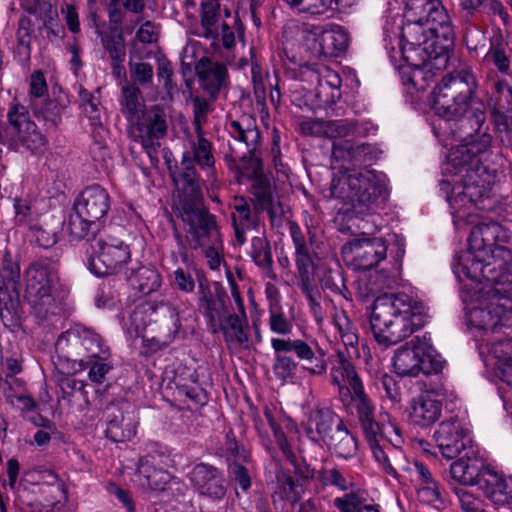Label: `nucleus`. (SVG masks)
Masks as SVG:
<instances>
[{
  "label": "nucleus",
  "mask_w": 512,
  "mask_h": 512,
  "mask_svg": "<svg viewBox=\"0 0 512 512\" xmlns=\"http://www.w3.org/2000/svg\"><path fill=\"white\" fill-rule=\"evenodd\" d=\"M41 421V423L34 421L36 426H43L45 428V430H38L34 434L33 443L39 447L48 445L51 440V435L55 432L54 425L50 421H43V419H41Z\"/></svg>",
  "instance_id": "nucleus-60"
},
{
  "label": "nucleus",
  "mask_w": 512,
  "mask_h": 512,
  "mask_svg": "<svg viewBox=\"0 0 512 512\" xmlns=\"http://www.w3.org/2000/svg\"><path fill=\"white\" fill-rule=\"evenodd\" d=\"M388 193V179L385 174L374 170H339L334 174L330 185V196L339 200L338 208L348 221H358L356 226L362 234L378 230L372 215L378 197Z\"/></svg>",
  "instance_id": "nucleus-3"
},
{
  "label": "nucleus",
  "mask_w": 512,
  "mask_h": 512,
  "mask_svg": "<svg viewBox=\"0 0 512 512\" xmlns=\"http://www.w3.org/2000/svg\"><path fill=\"white\" fill-rule=\"evenodd\" d=\"M444 364L428 336L413 338L398 348L392 359L393 370L401 377L436 374L442 371Z\"/></svg>",
  "instance_id": "nucleus-8"
},
{
  "label": "nucleus",
  "mask_w": 512,
  "mask_h": 512,
  "mask_svg": "<svg viewBox=\"0 0 512 512\" xmlns=\"http://www.w3.org/2000/svg\"><path fill=\"white\" fill-rule=\"evenodd\" d=\"M105 49L109 52L112 62H123L125 59L124 39L121 34L106 36L102 39Z\"/></svg>",
  "instance_id": "nucleus-48"
},
{
  "label": "nucleus",
  "mask_w": 512,
  "mask_h": 512,
  "mask_svg": "<svg viewBox=\"0 0 512 512\" xmlns=\"http://www.w3.org/2000/svg\"><path fill=\"white\" fill-rule=\"evenodd\" d=\"M434 135L444 148L451 146L441 164L440 191L445 194L456 229L470 225L468 247L452 263L462 283L465 320L480 357L495 377L512 386V339L503 338V328L512 325V252L504 246L508 230L487 221L476 210H490L489 192L495 175L481 165L479 155L491 144L481 132L485 116H438Z\"/></svg>",
  "instance_id": "nucleus-1"
},
{
  "label": "nucleus",
  "mask_w": 512,
  "mask_h": 512,
  "mask_svg": "<svg viewBox=\"0 0 512 512\" xmlns=\"http://www.w3.org/2000/svg\"><path fill=\"white\" fill-rule=\"evenodd\" d=\"M64 344L81 345L87 352L86 359L95 358L109 352L101 336L83 325H75L62 333L56 345L63 348Z\"/></svg>",
  "instance_id": "nucleus-23"
},
{
  "label": "nucleus",
  "mask_w": 512,
  "mask_h": 512,
  "mask_svg": "<svg viewBox=\"0 0 512 512\" xmlns=\"http://www.w3.org/2000/svg\"><path fill=\"white\" fill-rule=\"evenodd\" d=\"M181 218L188 225V232L199 241V245L204 246L206 238L211 240L213 245L207 247L204 254L209 267L212 270L218 269L222 263L219 252L221 242L214 217L201 208H184Z\"/></svg>",
  "instance_id": "nucleus-13"
},
{
  "label": "nucleus",
  "mask_w": 512,
  "mask_h": 512,
  "mask_svg": "<svg viewBox=\"0 0 512 512\" xmlns=\"http://www.w3.org/2000/svg\"><path fill=\"white\" fill-rule=\"evenodd\" d=\"M357 451V443L355 438L345 430V436L341 437L339 442L335 445V452L339 457L348 459L352 457Z\"/></svg>",
  "instance_id": "nucleus-54"
},
{
  "label": "nucleus",
  "mask_w": 512,
  "mask_h": 512,
  "mask_svg": "<svg viewBox=\"0 0 512 512\" xmlns=\"http://www.w3.org/2000/svg\"><path fill=\"white\" fill-rule=\"evenodd\" d=\"M296 265L301 279L300 287L308 300L315 304L313 280V262L309 255L308 248L296 250Z\"/></svg>",
  "instance_id": "nucleus-36"
},
{
  "label": "nucleus",
  "mask_w": 512,
  "mask_h": 512,
  "mask_svg": "<svg viewBox=\"0 0 512 512\" xmlns=\"http://www.w3.org/2000/svg\"><path fill=\"white\" fill-rule=\"evenodd\" d=\"M304 39L315 53L337 57L348 46V34L338 25L311 26L305 29Z\"/></svg>",
  "instance_id": "nucleus-18"
},
{
  "label": "nucleus",
  "mask_w": 512,
  "mask_h": 512,
  "mask_svg": "<svg viewBox=\"0 0 512 512\" xmlns=\"http://www.w3.org/2000/svg\"><path fill=\"white\" fill-rule=\"evenodd\" d=\"M470 434V424L466 419L451 417L438 425L433 437L442 456L453 459L470 448Z\"/></svg>",
  "instance_id": "nucleus-17"
},
{
  "label": "nucleus",
  "mask_w": 512,
  "mask_h": 512,
  "mask_svg": "<svg viewBox=\"0 0 512 512\" xmlns=\"http://www.w3.org/2000/svg\"><path fill=\"white\" fill-rule=\"evenodd\" d=\"M173 275L174 283L179 290L186 293L194 291L195 281L190 272L185 271L183 268H177Z\"/></svg>",
  "instance_id": "nucleus-58"
},
{
  "label": "nucleus",
  "mask_w": 512,
  "mask_h": 512,
  "mask_svg": "<svg viewBox=\"0 0 512 512\" xmlns=\"http://www.w3.org/2000/svg\"><path fill=\"white\" fill-rule=\"evenodd\" d=\"M299 129L304 135L325 136L331 139L345 138L351 127L346 120L319 121L305 120L300 122Z\"/></svg>",
  "instance_id": "nucleus-30"
},
{
  "label": "nucleus",
  "mask_w": 512,
  "mask_h": 512,
  "mask_svg": "<svg viewBox=\"0 0 512 512\" xmlns=\"http://www.w3.org/2000/svg\"><path fill=\"white\" fill-rule=\"evenodd\" d=\"M453 493L456 495L460 508L463 512H475L483 507V501L466 487H452Z\"/></svg>",
  "instance_id": "nucleus-45"
},
{
  "label": "nucleus",
  "mask_w": 512,
  "mask_h": 512,
  "mask_svg": "<svg viewBox=\"0 0 512 512\" xmlns=\"http://www.w3.org/2000/svg\"><path fill=\"white\" fill-rule=\"evenodd\" d=\"M483 456L472 447L466 450L464 456L457 458L449 467L450 487H473L478 485L482 472L486 469Z\"/></svg>",
  "instance_id": "nucleus-19"
},
{
  "label": "nucleus",
  "mask_w": 512,
  "mask_h": 512,
  "mask_svg": "<svg viewBox=\"0 0 512 512\" xmlns=\"http://www.w3.org/2000/svg\"><path fill=\"white\" fill-rule=\"evenodd\" d=\"M300 79L302 81H316L320 88L319 94L325 88L331 90L330 98L332 101L340 98V87L342 79L338 72L324 64H315L314 66H302L300 68Z\"/></svg>",
  "instance_id": "nucleus-25"
},
{
  "label": "nucleus",
  "mask_w": 512,
  "mask_h": 512,
  "mask_svg": "<svg viewBox=\"0 0 512 512\" xmlns=\"http://www.w3.org/2000/svg\"><path fill=\"white\" fill-rule=\"evenodd\" d=\"M79 370L88 368V378L95 384H102L106 375L113 369V364L110 360V353H105L95 358H87L86 360H80Z\"/></svg>",
  "instance_id": "nucleus-37"
},
{
  "label": "nucleus",
  "mask_w": 512,
  "mask_h": 512,
  "mask_svg": "<svg viewBox=\"0 0 512 512\" xmlns=\"http://www.w3.org/2000/svg\"><path fill=\"white\" fill-rule=\"evenodd\" d=\"M333 142L332 158L335 162L366 163L376 159V149L370 144H356L351 139L338 138Z\"/></svg>",
  "instance_id": "nucleus-28"
},
{
  "label": "nucleus",
  "mask_w": 512,
  "mask_h": 512,
  "mask_svg": "<svg viewBox=\"0 0 512 512\" xmlns=\"http://www.w3.org/2000/svg\"><path fill=\"white\" fill-rule=\"evenodd\" d=\"M33 31L32 22L27 17L19 20L18 30L16 33L18 41V53L28 58L30 55L31 33Z\"/></svg>",
  "instance_id": "nucleus-46"
},
{
  "label": "nucleus",
  "mask_w": 512,
  "mask_h": 512,
  "mask_svg": "<svg viewBox=\"0 0 512 512\" xmlns=\"http://www.w3.org/2000/svg\"><path fill=\"white\" fill-rule=\"evenodd\" d=\"M122 96L121 105L124 115L130 121L138 120L140 112L142 111V104L139 97L140 90L133 85H125L122 88Z\"/></svg>",
  "instance_id": "nucleus-39"
},
{
  "label": "nucleus",
  "mask_w": 512,
  "mask_h": 512,
  "mask_svg": "<svg viewBox=\"0 0 512 512\" xmlns=\"http://www.w3.org/2000/svg\"><path fill=\"white\" fill-rule=\"evenodd\" d=\"M378 386L384 390L383 397L389 399L393 404L400 402L399 388L391 376L383 374L379 380Z\"/></svg>",
  "instance_id": "nucleus-55"
},
{
  "label": "nucleus",
  "mask_w": 512,
  "mask_h": 512,
  "mask_svg": "<svg viewBox=\"0 0 512 512\" xmlns=\"http://www.w3.org/2000/svg\"><path fill=\"white\" fill-rule=\"evenodd\" d=\"M227 129L234 139L246 144L255 139L258 135L255 129L250 127L244 128L242 123L236 120L231 121Z\"/></svg>",
  "instance_id": "nucleus-53"
},
{
  "label": "nucleus",
  "mask_w": 512,
  "mask_h": 512,
  "mask_svg": "<svg viewBox=\"0 0 512 512\" xmlns=\"http://www.w3.org/2000/svg\"><path fill=\"white\" fill-rule=\"evenodd\" d=\"M253 166V173L251 176L255 178L253 186V194L255 197V208L257 210L267 211L272 224L278 225L282 221L284 209L279 201L274 197V191L268 180L262 179L261 163L259 160L254 159L251 161Z\"/></svg>",
  "instance_id": "nucleus-22"
},
{
  "label": "nucleus",
  "mask_w": 512,
  "mask_h": 512,
  "mask_svg": "<svg viewBox=\"0 0 512 512\" xmlns=\"http://www.w3.org/2000/svg\"><path fill=\"white\" fill-rule=\"evenodd\" d=\"M189 477L201 494L213 498H220L224 495L222 478L214 467L199 463L192 468Z\"/></svg>",
  "instance_id": "nucleus-29"
},
{
  "label": "nucleus",
  "mask_w": 512,
  "mask_h": 512,
  "mask_svg": "<svg viewBox=\"0 0 512 512\" xmlns=\"http://www.w3.org/2000/svg\"><path fill=\"white\" fill-rule=\"evenodd\" d=\"M294 11L311 16L333 17L354 5L355 0H284Z\"/></svg>",
  "instance_id": "nucleus-26"
},
{
  "label": "nucleus",
  "mask_w": 512,
  "mask_h": 512,
  "mask_svg": "<svg viewBox=\"0 0 512 512\" xmlns=\"http://www.w3.org/2000/svg\"><path fill=\"white\" fill-rule=\"evenodd\" d=\"M20 267L17 263L5 262L0 272V291L18 293Z\"/></svg>",
  "instance_id": "nucleus-44"
},
{
  "label": "nucleus",
  "mask_w": 512,
  "mask_h": 512,
  "mask_svg": "<svg viewBox=\"0 0 512 512\" xmlns=\"http://www.w3.org/2000/svg\"><path fill=\"white\" fill-rule=\"evenodd\" d=\"M132 284L137 285L143 294H150L156 291L161 285V276L153 268L141 267L132 279Z\"/></svg>",
  "instance_id": "nucleus-40"
},
{
  "label": "nucleus",
  "mask_w": 512,
  "mask_h": 512,
  "mask_svg": "<svg viewBox=\"0 0 512 512\" xmlns=\"http://www.w3.org/2000/svg\"><path fill=\"white\" fill-rule=\"evenodd\" d=\"M477 488L495 506L512 504V478L492 464H487Z\"/></svg>",
  "instance_id": "nucleus-20"
},
{
  "label": "nucleus",
  "mask_w": 512,
  "mask_h": 512,
  "mask_svg": "<svg viewBox=\"0 0 512 512\" xmlns=\"http://www.w3.org/2000/svg\"><path fill=\"white\" fill-rule=\"evenodd\" d=\"M141 143L152 163L158 161L157 151L160 147V139L166 132V121L158 112L148 113L139 123Z\"/></svg>",
  "instance_id": "nucleus-24"
},
{
  "label": "nucleus",
  "mask_w": 512,
  "mask_h": 512,
  "mask_svg": "<svg viewBox=\"0 0 512 512\" xmlns=\"http://www.w3.org/2000/svg\"><path fill=\"white\" fill-rule=\"evenodd\" d=\"M201 293L200 305L212 333L221 332L229 349H237L247 344L248 319L240 293L233 289L231 294L236 306V312L227 314L223 295L207 293L199 279Z\"/></svg>",
  "instance_id": "nucleus-7"
},
{
  "label": "nucleus",
  "mask_w": 512,
  "mask_h": 512,
  "mask_svg": "<svg viewBox=\"0 0 512 512\" xmlns=\"http://www.w3.org/2000/svg\"><path fill=\"white\" fill-rule=\"evenodd\" d=\"M197 73L203 86L211 94L217 92L224 85L227 76V70L223 64L210 61L206 63L201 61L197 66Z\"/></svg>",
  "instance_id": "nucleus-33"
},
{
  "label": "nucleus",
  "mask_w": 512,
  "mask_h": 512,
  "mask_svg": "<svg viewBox=\"0 0 512 512\" xmlns=\"http://www.w3.org/2000/svg\"><path fill=\"white\" fill-rule=\"evenodd\" d=\"M294 352L301 360L312 361L315 359V364L309 368H305L312 375H323L327 370V364L323 357L316 358L314 351L305 341L296 339Z\"/></svg>",
  "instance_id": "nucleus-41"
},
{
  "label": "nucleus",
  "mask_w": 512,
  "mask_h": 512,
  "mask_svg": "<svg viewBox=\"0 0 512 512\" xmlns=\"http://www.w3.org/2000/svg\"><path fill=\"white\" fill-rule=\"evenodd\" d=\"M297 368L296 362L288 356H278L274 364L275 375L282 379L287 380L293 377Z\"/></svg>",
  "instance_id": "nucleus-51"
},
{
  "label": "nucleus",
  "mask_w": 512,
  "mask_h": 512,
  "mask_svg": "<svg viewBox=\"0 0 512 512\" xmlns=\"http://www.w3.org/2000/svg\"><path fill=\"white\" fill-rule=\"evenodd\" d=\"M108 491L118 499L123 507L126 508L127 512H135L134 502L127 491L123 490L116 484H110L108 486Z\"/></svg>",
  "instance_id": "nucleus-64"
},
{
  "label": "nucleus",
  "mask_w": 512,
  "mask_h": 512,
  "mask_svg": "<svg viewBox=\"0 0 512 512\" xmlns=\"http://www.w3.org/2000/svg\"><path fill=\"white\" fill-rule=\"evenodd\" d=\"M334 327L349 356L358 355V333L355 325L344 312L334 314Z\"/></svg>",
  "instance_id": "nucleus-35"
},
{
  "label": "nucleus",
  "mask_w": 512,
  "mask_h": 512,
  "mask_svg": "<svg viewBox=\"0 0 512 512\" xmlns=\"http://www.w3.org/2000/svg\"><path fill=\"white\" fill-rule=\"evenodd\" d=\"M437 49L435 40L424 39L419 46H409L398 42L395 44V50L387 49L389 57L395 63L403 86L412 96L416 92L424 91L436 72L442 71L447 67L449 60V51L444 53L445 64L439 66L438 56L433 51Z\"/></svg>",
  "instance_id": "nucleus-5"
},
{
  "label": "nucleus",
  "mask_w": 512,
  "mask_h": 512,
  "mask_svg": "<svg viewBox=\"0 0 512 512\" xmlns=\"http://www.w3.org/2000/svg\"><path fill=\"white\" fill-rule=\"evenodd\" d=\"M367 501V493L359 488H352L350 492L333 500V504L340 512H360Z\"/></svg>",
  "instance_id": "nucleus-38"
},
{
  "label": "nucleus",
  "mask_w": 512,
  "mask_h": 512,
  "mask_svg": "<svg viewBox=\"0 0 512 512\" xmlns=\"http://www.w3.org/2000/svg\"><path fill=\"white\" fill-rule=\"evenodd\" d=\"M426 320L424 304L406 292L378 296L369 314L373 337L384 348L409 337L421 329Z\"/></svg>",
  "instance_id": "nucleus-4"
},
{
  "label": "nucleus",
  "mask_w": 512,
  "mask_h": 512,
  "mask_svg": "<svg viewBox=\"0 0 512 512\" xmlns=\"http://www.w3.org/2000/svg\"><path fill=\"white\" fill-rule=\"evenodd\" d=\"M61 14L68 29L74 34L79 33L80 22L77 8L73 4L66 3L61 7Z\"/></svg>",
  "instance_id": "nucleus-57"
},
{
  "label": "nucleus",
  "mask_w": 512,
  "mask_h": 512,
  "mask_svg": "<svg viewBox=\"0 0 512 512\" xmlns=\"http://www.w3.org/2000/svg\"><path fill=\"white\" fill-rule=\"evenodd\" d=\"M269 327L276 334L286 335L292 331L293 325L280 310L271 309Z\"/></svg>",
  "instance_id": "nucleus-49"
},
{
  "label": "nucleus",
  "mask_w": 512,
  "mask_h": 512,
  "mask_svg": "<svg viewBox=\"0 0 512 512\" xmlns=\"http://www.w3.org/2000/svg\"><path fill=\"white\" fill-rule=\"evenodd\" d=\"M8 144L15 151L42 152L47 144L46 137L31 120L26 107L12 104L8 114Z\"/></svg>",
  "instance_id": "nucleus-12"
},
{
  "label": "nucleus",
  "mask_w": 512,
  "mask_h": 512,
  "mask_svg": "<svg viewBox=\"0 0 512 512\" xmlns=\"http://www.w3.org/2000/svg\"><path fill=\"white\" fill-rule=\"evenodd\" d=\"M59 385L64 393L80 391L83 394L85 401L88 402V395L85 391V381L78 380L72 376H65L59 381Z\"/></svg>",
  "instance_id": "nucleus-59"
},
{
  "label": "nucleus",
  "mask_w": 512,
  "mask_h": 512,
  "mask_svg": "<svg viewBox=\"0 0 512 512\" xmlns=\"http://www.w3.org/2000/svg\"><path fill=\"white\" fill-rule=\"evenodd\" d=\"M137 431V424L132 420H124L119 423L117 420H111L108 423L106 433L115 442H123L131 440Z\"/></svg>",
  "instance_id": "nucleus-42"
},
{
  "label": "nucleus",
  "mask_w": 512,
  "mask_h": 512,
  "mask_svg": "<svg viewBox=\"0 0 512 512\" xmlns=\"http://www.w3.org/2000/svg\"><path fill=\"white\" fill-rule=\"evenodd\" d=\"M194 107V121L198 134H200L201 126L206 121V116L209 112V104L207 101L196 98L193 100Z\"/></svg>",
  "instance_id": "nucleus-61"
},
{
  "label": "nucleus",
  "mask_w": 512,
  "mask_h": 512,
  "mask_svg": "<svg viewBox=\"0 0 512 512\" xmlns=\"http://www.w3.org/2000/svg\"><path fill=\"white\" fill-rule=\"evenodd\" d=\"M443 396L436 390H425L411 399L407 407L411 423L420 427H429L441 416Z\"/></svg>",
  "instance_id": "nucleus-21"
},
{
  "label": "nucleus",
  "mask_w": 512,
  "mask_h": 512,
  "mask_svg": "<svg viewBox=\"0 0 512 512\" xmlns=\"http://www.w3.org/2000/svg\"><path fill=\"white\" fill-rule=\"evenodd\" d=\"M137 39L142 43H153L158 37V28L150 21L143 23L136 33Z\"/></svg>",
  "instance_id": "nucleus-63"
},
{
  "label": "nucleus",
  "mask_w": 512,
  "mask_h": 512,
  "mask_svg": "<svg viewBox=\"0 0 512 512\" xmlns=\"http://www.w3.org/2000/svg\"><path fill=\"white\" fill-rule=\"evenodd\" d=\"M400 272V265L396 264L389 271V273L380 272L374 282L372 283V290H383L392 288L397 283V278Z\"/></svg>",
  "instance_id": "nucleus-52"
},
{
  "label": "nucleus",
  "mask_w": 512,
  "mask_h": 512,
  "mask_svg": "<svg viewBox=\"0 0 512 512\" xmlns=\"http://www.w3.org/2000/svg\"><path fill=\"white\" fill-rule=\"evenodd\" d=\"M201 25L203 36L216 40L221 34L223 46L230 49L235 44V29H239L236 17H231L228 8H220L218 0H207L202 3Z\"/></svg>",
  "instance_id": "nucleus-14"
},
{
  "label": "nucleus",
  "mask_w": 512,
  "mask_h": 512,
  "mask_svg": "<svg viewBox=\"0 0 512 512\" xmlns=\"http://www.w3.org/2000/svg\"><path fill=\"white\" fill-rule=\"evenodd\" d=\"M130 72L134 80L142 85L148 84L152 81L153 68L148 63L139 62L131 64Z\"/></svg>",
  "instance_id": "nucleus-56"
},
{
  "label": "nucleus",
  "mask_w": 512,
  "mask_h": 512,
  "mask_svg": "<svg viewBox=\"0 0 512 512\" xmlns=\"http://www.w3.org/2000/svg\"><path fill=\"white\" fill-rule=\"evenodd\" d=\"M346 121L349 123L351 127V130L349 131L346 137L350 135L365 137L371 134H375L377 131V127L371 121L368 120H364L357 123H353L348 120Z\"/></svg>",
  "instance_id": "nucleus-62"
},
{
  "label": "nucleus",
  "mask_w": 512,
  "mask_h": 512,
  "mask_svg": "<svg viewBox=\"0 0 512 512\" xmlns=\"http://www.w3.org/2000/svg\"><path fill=\"white\" fill-rule=\"evenodd\" d=\"M25 299L38 318L54 314L58 308L55 297L57 277L44 265L31 264L24 275Z\"/></svg>",
  "instance_id": "nucleus-11"
},
{
  "label": "nucleus",
  "mask_w": 512,
  "mask_h": 512,
  "mask_svg": "<svg viewBox=\"0 0 512 512\" xmlns=\"http://www.w3.org/2000/svg\"><path fill=\"white\" fill-rule=\"evenodd\" d=\"M344 262L353 269L369 270L387 257V244L380 237H358L342 247Z\"/></svg>",
  "instance_id": "nucleus-15"
},
{
  "label": "nucleus",
  "mask_w": 512,
  "mask_h": 512,
  "mask_svg": "<svg viewBox=\"0 0 512 512\" xmlns=\"http://www.w3.org/2000/svg\"><path fill=\"white\" fill-rule=\"evenodd\" d=\"M154 312L152 306L146 302L130 307L121 316V325L128 340L143 337V333L151 322L150 316Z\"/></svg>",
  "instance_id": "nucleus-27"
},
{
  "label": "nucleus",
  "mask_w": 512,
  "mask_h": 512,
  "mask_svg": "<svg viewBox=\"0 0 512 512\" xmlns=\"http://www.w3.org/2000/svg\"><path fill=\"white\" fill-rule=\"evenodd\" d=\"M404 7H390L383 27L386 49L395 50L399 41L419 46L424 39L435 40L439 66L445 64V51L452 49L455 33L449 15L439 0H402Z\"/></svg>",
  "instance_id": "nucleus-2"
},
{
  "label": "nucleus",
  "mask_w": 512,
  "mask_h": 512,
  "mask_svg": "<svg viewBox=\"0 0 512 512\" xmlns=\"http://www.w3.org/2000/svg\"><path fill=\"white\" fill-rule=\"evenodd\" d=\"M79 97L82 111L89 119L90 125L94 128L101 127V113L98 99L85 89L79 91Z\"/></svg>",
  "instance_id": "nucleus-43"
},
{
  "label": "nucleus",
  "mask_w": 512,
  "mask_h": 512,
  "mask_svg": "<svg viewBox=\"0 0 512 512\" xmlns=\"http://www.w3.org/2000/svg\"><path fill=\"white\" fill-rule=\"evenodd\" d=\"M130 260L128 244L116 236L101 233L90 243L86 265L92 274L104 277L123 272Z\"/></svg>",
  "instance_id": "nucleus-9"
},
{
  "label": "nucleus",
  "mask_w": 512,
  "mask_h": 512,
  "mask_svg": "<svg viewBox=\"0 0 512 512\" xmlns=\"http://www.w3.org/2000/svg\"><path fill=\"white\" fill-rule=\"evenodd\" d=\"M137 477L139 485L152 491L164 490L171 479L167 471L155 468L148 457L140 459Z\"/></svg>",
  "instance_id": "nucleus-32"
},
{
  "label": "nucleus",
  "mask_w": 512,
  "mask_h": 512,
  "mask_svg": "<svg viewBox=\"0 0 512 512\" xmlns=\"http://www.w3.org/2000/svg\"><path fill=\"white\" fill-rule=\"evenodd\" d=\"M413 477L417 482V495L420 501L426 504H434L441 500L438 483L433 478L429 469L422 463L415 462Z\"/></svg>",
  "instance_id": "nucleus-31"
},
{
  "label": "nucleus",
  "mask_w": 512,
  "mask_h": 512,
  "mask_svg": "<svg viewBox=\"0 0 512 512\" xmlns=\"http://www.w3.org/2000/svg\"><path fill=\"white\" fill-rule=\"evenodd\" d=\"M325 484L337 487L341 491H347L354 487L351 479L345 477L338 469H329L324 472Z\"/></svg>",
  "instance_id": "nucleus-50"
},
{
  "label": "nucleus",
  "mask_w": 512,
  "mask_h": 512,
  "mask_svg": "<svg viewBox=\"0 0 512 512\" xmlns=\"http://www.w3.org/2000/svg\"><path fill=\"white\" fill-rule=\"evenodd\" d=\"M74 213L68 221L70 234L81 239L96 221L102 219L110 208L108 192L99 185L86 187L75 199Z\"/></svg>",
  "instance_id": "nucleus-10"
},
{
  "label": "nucleus",
  "mask_w": 512,
  "mask_h": 512,
  "mask_svg": "<svg viewBox=\"0 0 512 512\" xmlns=\"http://www.w3.org/2000/svg\"><path fill=\"white\" fill-rule=\"evenodd\" d=\"M193 157L194 161L202 168H211L214 164V157L211 153L210 143L203 138L198 136L197 142L193 146Z\"/></svg>",
  "instance_id": "nucleus-47"
},
{
  "label": "nucleus",
  "mask_w": 512,
  "mask_h": 512,
  "mask_svg": "<svg viewBox=\"0 0 512 512\" xmlns=\"http://www.w3.org/2000/svg\"><path fill=\"white\" fill-rule=\"evenodd\" d=\"M330 379L343 405H355L368 398L361 378L342 352L338 353L336 361L331 366Z\"/></svg>",
  "instance_id": "nucleus-16"
},
{
  "label": "nucleus",
  "mask_w": 512,
  "mask_h": 512,
  "mask_svg": "<svg viewBox=\"0 0 512 512\" xmlns=\"http://www.w3.org/2000/svg\"><path fill=\"white\" fill-rule=\"evenodd\" d=\"M364 436L370 446L374 460L383 474L398 479L396 466L402 457L398 449L402 443L400 429L389 423L383 428L374 420V408L369 398L355 404Z\"/></svg>",
  "instance_id": "nucleus-6"
},
{
  "label": "nucleus",
  "mask_w": 512,
  "mask_h": 512,
  "mask_svg": "<svg viewBox=\"0 0 512 512\" xmlns=\"http://www.w3.org/2000/svg\"><path fill=\"white\" fill-rule=\"evenodd\" d=\"M335 419L336 415L328 409L313 412L310 415L306 427V433L309 439L313 442L323 440L331 431Z\"/></svg>",
  "instance_id": "nucleus-34"
}]
</instances>
